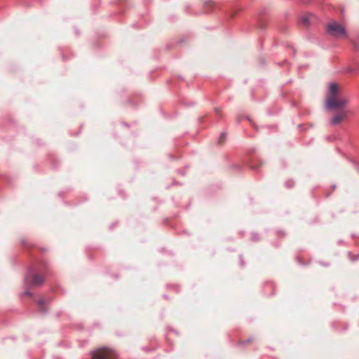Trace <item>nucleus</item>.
<instances>
[{
	"mask_svg": "<svg viewBox=\"0 0 359 359\" xmlns=\"http://www.w3.org/2000/svg\"><path fill=\"white\" fill-rule=\"evenodd\" d=\"M327 32L330 35L334 37L346 36L345 28L341 25L336 22H332L328 24Z\"/></svg>",
	"mask_w": 359,
	"mask_h": 359,
	"instance_id": "obj_2",
	"label": "nucleus"
},
{
	"mask_svg": "<svg viewBox=\"0 0 359 359\" xmlns=\"http://www.w3.org/2000/svg\"><path fill=\"white\" fill-rule=\"evenodd\" d=\"M302 22L304 25H308V20L306 18H304L302 20Z\"/></svg>",
	"mask_w": 359,
	"mask_h": 359,
	"instance_id": "obj_8",
	"label": "nucleus"
},
{
	"mask_svg": "<svg viewBox=\"0 0 359 359\" xmlns=\"http://www.w3.org/2000/svg\"><path fill=\"white\" fill-rule=\"evenodd\" d=\"M348 100L340 94V91H330L327 96L325 107L328 109L335 110L345 107Z\"/></svg>",
	"mask_w": 359,
	"mask_h": 359,
	"instance_id": "obj_1",
	"label": "nucleus"
},
{
	"mask_svg": "<svg viewBox=\"0 0 359 359\" xmlns=\"http://www.w3.org/2000/svg\"><path fill=\"white\" fill-rule=\"evenodd\" d=\"M44 274L39 273L34 269L30 271L26 277L27 283L34 286L41 285L44 282Z\"/></svg>",
	"mask_w": 359,
	"mask_h": 359,
	"instance_id": "obj_3",
	"label": "nucleus"
},
{
	"mask_svg": "<svg viewBox=\"0 0 359 359\" xmlns=\"http://www.w3.org/2000/svg\"><path fill=\"white\" fill-rule=\"evenodd\" d=\"M39 304H43V301L42 299H40V300L39 301Z\"/></svg>",
	"mask_w": 359,
	"mask_h": 359,
	"instance_id": "obj_9",
	"label": "nucleus"
},
{
	"mask_svg": "<svg viewBox=\"0 0 359 359\" xmlns=\"http://www.w3.org/2000/svg\"><path fill=\"white\" fill-rule=\"evenodd\" d=\"M225 138L226 135L224 133H222L219 140V143H222L225 140Z\"/></svg>",
	"mask_w": 359,
	"mask_h": 359,
	"instance_id": "obj_7",
	"label": "nucleus"
},
{
	"mask_svg": "<svg viewBox=\"0 0 359 359\" xmlns=\"http://www.w3.org/2000/svg\"><path fill=\"white\" fill-rule=\"evenodd\" d=\"M92 359H116V354L110 349L102 348L92 353Z\"/></svg>",
	"mask_w": 359,
	"mask_h": 359,
	"instance_id": "obj_4",
	"label": "nucleus"
},
{
	"mask_svg": "<svg viewBox=\"0 0 359 359\" xmlns=\"http://www.w3.org/2000/svg\"><path fill=\"white\" fill-rule=\"evenodd\" d=\"M341 88V86L338 83L336 82H331L329 84L328 90H339Z\"/></svg>",
	"mask_w": 359,
	"mask_h": 359,
	"instance_id": "obj_6",
	"label": "nucleus"
},
{
	"mask_svg": "<svg viewBox=\"0 0 359 359\" xmlns=\"http://www.w3.org/2000/svg\"><path fill=\"white\" fill-rule=\"evenodd\" d=\"M339 109L340 111L337 113L330 121V123L332 125H338L341 123L342 121L346 120L351 114V111L346 109V107Z\"/></svg>",
	"mask_w": 359,
	"mask_h": 359,
	"instance_id": "obj_5",
	"label": "nucleus"
}]
</instances>
